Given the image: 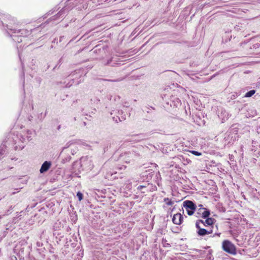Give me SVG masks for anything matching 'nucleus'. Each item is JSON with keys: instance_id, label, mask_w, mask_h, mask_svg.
I'll return each instance as SVG.
<instances>
[{"instance_id": "nucleus-1", "label": "nucleus", "mask_w": 260, "mask_h": 260, "mask_svg": "<svg viewBox=\"0 0 260 260\" xmlns=\"http://www.w3.org/2000/svg\"><path fill=\"white\" fill-rule=\"evenodd\" d=\"M222 248L223 250L229 253L235 254L236 250L235 245L229 240H224L222 242Z\"/></svg>"}, {"instance_id": "nucleus-2", "label": "nucleus", "mask_w": 260, "mask_h": 260, "mask_svg": "<svg viewBox=\"0 0 260 260\" xmlns=\"http://www.w3.org/2000/svg\"><path fill=\"white\" fill-rule=\"evenodd\" d=\"M202 224H204V222L202 220H200L197 221L196 223V228L198 229V234L200 236H205L209 235L212 233V230H206L202 228Z\"/></svg>"}, {"instance_id": "nucleus-3", "label": "nucleus", "mask_w": 260, "mask_h": 260, "mask_svg": "<svg viewBox=\"0 0 260 260\" xmlns=\"http://www.w3.org/2000/svg\"><path fill=\"white\" fill-rule=\"evenodd\" d=\"M183 206L185 207L188 215H192L196 208L195 204L190 201H185L183 202Z\"/></svg>"}, {"instance_id": "nucleus-4", "label": "nucleus", "mask_w": 260, "mask_h": 260, "mask_svg": "<svg viewBox=\"0 0 260 260\" xmlns=\"http://www.w3.org/2000/svg\"><path fill=\"white\" fill-rule=\"evenodd\" d=\"M81 166L84 169L90 170L93 167V165L91 160L89 159L87 156L83 157L80 159Z\"/></svg>"}, {"instance_id": "nucleus-5", "label": "nucleus", "mask_w": 260, "mask_h": 260, "mask_svg": "<svg viewBox=\"0 0 260 260\" xmlns=\"http://www.w3.org/2000/svg\"><path fill=\"white\" fill-rule=\"evenodd\" d=\"M183 220V217L180 213L174 214L172 218V221L174 224L179 225L181 223Z\"/></svg>"}, {"instance_id": "nucleus-6", "label": "nucleus", "mask_w": 260, "mask_h": 260, "mask_svg": "<svg viewBox=\"0 0 260 260\" xmlns=\"http://www.w3.org/2000/svg\"><path fill=\"white\" fill-rule=\"evenodd\" d=\"M51 166V163L50 161H45L42 165L41 169L40 170V172L41 173H43L46 171H47Z\"/></svg>"}, {"instance_id": "nucleus-7", "label": "nucleus", "mask_w": 260, "mask_h": 260, "mask_svg": "<svg viewBox=\"0 0 260 260\" xmlns=\"http://www.w3.org/2000/svg\"><path fill=\"white\" fill-rule=\"evenodd\" d=\"M204 224H202V225L204 226H208V225H212L214 222L215 219L212 218H208L205 220V221H204Z\"/></svg>"}, {"instance_id": "nucleus-8", "label": "nucleus", "mask_w": 260, "mask_h": 260, "mask_svg": "<svg viewBox=\"0 0 260 260\" xmlns=\"http://www.w3.org/2000/svg\"><path fill=\"white\" fill-rule=\"evenodd\" d=\"M202 210H203V211L202 212V217H204V218H207V217H208L210 215V211L207 210L206 208H200L199 209V211L200 212H202Z\"/></svg>"}, {"instance_id": "nucleus-9", "label": "nucleus", "mask_w": 260, "mask_h": 260, "mask_svg": "<svg viewBox=\"0 0 260 260\" xmlns=\"http://www.w3.org/2000/svg\"><path fill=\"white\" fill-rule=\"evenodd\" d=\"M255 91L254 90H251L248 92H247L245 96V97H251L252 95H253L255 93Z\"/></svg>"}, {"instance_id": "nucleus-10", "label": "nucleus", "mask_w": 260, "mask_h": 260, "mask_svg": "<svg viewBox=\"0 0 260 260\" xmlns=\"http://www.w3.org/2000/svg\"><path fill=\"white\" fill-rule=\"evenodd\" d=\"M164 202L168 205H172L173 204V202L170 200L169 198H165Z\"/></svg>"}, {"instance_id": "nucleus-11", "label": "nucleus", "mask_w": 260, "mask_h": 260, "mask_svg": "<svg viewBox=\"0 0 260 260\" xmlns=\"http://www.w3.org/2000/svg\"><path fill=\"white\" fill-rule=\"evenodd\" d=\"M77 196L78 198L79 201H81L83 199V194L81 192H78L77 193Z\"/></svg>"}, {"instance_id": "nucleus-12", "label": "nucleus", "mask_w": 260, "mask_h": 260, "mask_svg": "<svg viewBox=\"0 0 260 260\" xmlns=\"http://www.w3.org/2000/svg\"><path fill=\"white\" fill-rule=\"evenodd\" d=\"M191 153H192L193 154L195 155H197V156H200L201 155V153L198 152V151H191Z\"/></svg>"}, {"instance_id": "nucleus-13", "label": "nucleus", "mask_w": 260, "mask_h": 260, "mask_svg": "<svg viewBox=\"0 0 260 260\" xmlns=\"http://www.w3.org/2000/svg\"><path fill=\"white\" fill-rule=\"evenodd\" d=\"M144 187H145V186L140 185V186H138V189L139 190H141V189H142Z\"/></svg>"}, {"instance_id": "nucleus-14", "label": "nucleus", "mask_w": 260, "mask_h": 260, "mask_svg": "<svg viewBox=\"0 0 260 260\" xmlns=\"http://www.w3.org/2000/svg\"><path fill=\"white\" fill-rule=\"evenodd\" d=\"M199 206V207H201V208H203V207H203V205H200Z\"/></svg>"}, {"instance_id": "nucleus-15", "label": "nucleus", "mask_w": 260, "mask_h": 260, "mask_svg": "<svg viewBox=\"0 0 260 260\" xmlns=\"http://www.w3.org/2000/svg\"><path fill=\"white\" fill-rule=\"evenodd\" d=\"M2 217L3 216L2 215H0V219H2Z\"/></svg>"}]
</instances>
